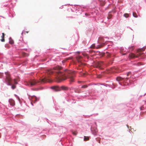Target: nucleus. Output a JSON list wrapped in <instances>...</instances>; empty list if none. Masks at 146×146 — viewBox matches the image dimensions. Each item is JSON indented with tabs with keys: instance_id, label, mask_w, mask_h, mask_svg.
<instances>
[{
	"instance_id": "3c124183",
	"label": "nucleus",
	"mask_w": 146,
	"mask_h": 146,
	"mask_svg": "<svg viewBox=\"0 0 146 146\" xmlns=\"http://www.w3.org/2000/svg\"><path fill=\"white\" fill-rule=\"evenodd\" d=\"M146 142V140L145 141H144L143 142L144 143H145Z\"/></svg>"
},
{
	"instance_id": "e433bc0d",
	"label": "nucleus",
	"mask_w": 146,
	"mask_h": 146,
	"mask_svg": "<svg viewBox=\"0 0 146 146\" xmlns=\"http://www.w3.org/2000/svg\"><path fill=\"white\" fill-rule=\"evenodd\" d=\"M127 127L129 129V130H128V131L130 133H131V130H130V129L129 128V126L128 125H127Z\"/></svg>"
},
{
	"instance_id": "4d7b16f0",
	"label": "nucleus",
	"mask_w": 146,
	"mask_h": 146,
	"mask_svg": "<svg viewBox=\"0 0 146 146\" xmlns=\"http://www.w3.org/2000/svg\"><path fill=\"white\" fill-rule=\"evenodd\" d=\"M1 17H3V18H5L4 17H3V16H1Z\"/></svg>"
},
{
	"instance_id": "de8ad7c7",
	"label": "nucleus",
	"mask_w": 146,
	"mask_h": 146,
	"mask_svg": "<svg viewBox=\"0 0 146 146\" xmlns=\"http://www.w3.org/2000/svg\"><path fill=\"white\" fill-rule=\"evenodd\" d=\"M122 49H123V48H121V50H122Z\"/></svg>"
},
{
	"instance_id": "b1692460",
	"label": "nucleus",
	"mask_w": 146,
	"mask_h": 146,
	"mask_svg": "<svg viewBox=\"0 0 146 146\" xmlns=\"http://www.w3.org/2000/svg\"><path fill=\"white\" fill-rule=\"evenodd\" d=\"M90 137L88 136H84V140L85 141H86L89 139Z\"/></svg>"
},
{
	"instance_id": "2eb2a0df",
	"label": "nucleus",
	"mask_w": 146,
	"mask_h": 146,
	"mask_svg": "<svg viewBox=\"0 0 146 146\" xmlns=\"http://www.w3.org/2000/svg\"><path fill=\"white\" fill-rule=\"evenodd\" d=\"M55 109L56 111L57 112H59L60 113H61L62 111H63L64 110V109H61L60 107L59 106L57 107L56 106L55 107Z\"/></svg>"
},
{
	"instance_id": "ddd939ff",
	"label": "nucleus",
	"mask_w": 146,
	"mask_h": 146,
	"mask_svg": "<svg viewBox=\"0 0 146 146\" xmlns=\"http://www.w3.org/2000/svg\"><path fill=\"white\" fill-rule=\"evenodd\" d=\"M110 84H106L105 83H101L100 84L101 85H103L106 87H109L110 88H111L112 89H114L115 87H113L112 86H114V84L112 83V82H110Z\"/></svg>"
},
{
	"instance_id": "9d476101",
	"label": "nucleus",
	"mask_w": 146,
	"mask_h": 146,
	"mask_svg": "<svg viewBox=\"0 0 146 146\" xmlns=\"http://www.w3.org/2000/svg\"><path fill=\"white\" fill-rule=\"evenodd\" d=\"M27 95L29 100L34 103H35L39 101V99L37 98L36 96L35 95L31 96L28 94H27Z\"/></svg>"
},
{
	"instance_id": "412c9836",
	"label": "nucleus",
	"mask_w": 146,
	"mask_h": 146,
	"mask_svg": "<svg viewBox=\"0 0 146 146\" xmlns=\"http://www.w3.org/2000/svg\"><path fill=\"white\" fill-rule=\"evenodd\" d=\"M9 42L10 44H14V41L12 39V38L11 37H9Z\"/></svg>"
},
{
	"instance_id": "20e7f679",
	"label": "nucleus",
	"mask_w": 146,
	"mask_h": 146,
	"mask_svg": "<svg viewBox=\"0 0 146 146\" xmlns=\"http://www.w3.org/2000/svg\"><path fill=\"white\" fill-rule=\"evenodd\" d=\"M131 74V72H129L127 73L126 75L128 77L122 78L121 76H118L116 78V80L117 81L120 86H129L130 84V80L129 78L131 77L130 74Z\"/></svg>"
},
{
	"instance_id": "a878e982",
	"label": "nucleus",
	"mask_w": 146,
	"mask_h": 146,
	"mask_svg": "<svg viewBox=\"0 0 146 146\" xmlns=\"http://www.w3.org/2000/svg\"><path fill=\"white\" fill-rule=\"evenodd\" d=\"M140 108L141 110H145V111H146V110H146V105L145 106V109L144 106L140 107Z\"/></svg>"
},
{
	"instance_id": "39448f33",
	"label": "nucleus",
	"mask_w": 146,
	"mask_h": 146,
	"mask_svg": "<svg viewBox=\"0 0 146 146\" xmlns=\"http://www.w3.org/2000/svg\"><path fill=\"white\" fill-rule=\"evenodd\" d=\"M0 78H3L5 79V83L7 85L11 86V84L8 82L10 80V76L8 72H5L4 74L3 72H0Z\"/></svg>"
},
{
	"instance_id": "c756f323",
	"label": "nucleus",
	"mask_w": 146,
	"mask_h": 146,
	"mask_svg": "<svg viewBox=\"0 0 146 146\" xmlns=\"http://www.w3.org/2000/svg\"><path fill=\"white\" fill-rule=\"evenodd\" d=\"M72 134L74 135H76L77 134V132L75 131H72Z\"/></svg>"
},
{
	"instance_id": "13d9d810",
	"label": "nucleus",
	"mask_w": 146,
	"mask_h": 146,
	"mask_svg": "<svg viewBox=\"0 0 146 146\" xmlns=\"http://www.w3.org/2000/svg\"><path fill=\"white\" fill-rule=\"evenodd\" d=\"M106 82H109L108 81H106Z\"/></svg>"
},
{
	"instance_id": "c85d7f7f",
	"label": "nucleus",
	"mask_w": 146,
	"mask_h": 146,
	"mask_svg": "<svg viewBox=\"0 0 146 146\" xmlns=\"http://www.w3.org/2000/svg\"><path fill=\"white\" fill-rule=\"evenodd\" d=\"M133 16L135 18H137L138 17L136 13H135L134 12L133 13Z\"/></svg>"
},
{
	"instance_id": "f257e3e1",
	"label": "nucleus",
	"mask_w": 146,
	"mask_h": 146,
	"mask_svg": "<svg viewBox=\"0 0 146 146\" xmlns=\"http://www.w3.org/2000/svg\"><path fill=\"white\" fill-rule=\"evenodd\" d=\"M51 74L56 76L59 80V82L65 80L67 79L71 84L75 82L74 76L71 74V72L68 70L66 73L63 72L59 69H55L51 72Z\"/></svg>"
},
{
	"instance_id": "052dcab7",
	"label": "nucleus",
	"mask_w": 146,
	"mask_h": 146,
	"mask_svg": "<svg viewBox=\"0 0 146 146\" xmlns=\"http://www.w3.org/2000/svg\"><path fill=\"white\" fill-rule=\"evenodd\" d=\"M1 137V134L0 133V138Z\"/></svg>"
},
{
	"instance_id": "473e14b6",
	"label": "nucleus",
	"mask_w": 146,
	"mask_h": 146,
	"mask_svg": "<svg viewBox=\"0 0 146 146\" xmlns=\"http://www.w3.org/2000/svg\"><path fill=\"white\" fill-rule=\"evenodd\" d=\"M43 119L44 121H45V120L48 123H49V121H49V120L47 118H43Z\"/></svg>"
},
{
	"instance_id": "6ab92c4d",
	"label": "nucleus",
	"mask_w": 146,
	"mask_h": 146,
	"mask_svg": "<svg viewBox=\"0 0 146 146\" xmlns=\"http://www.w3.org/2000/svg\"><path fill=\"white\" fill-rule=\"evenodd\" d=\"M18 100L21 107L22 106L23 103H24L25 104H26V103H25V101L23 100L20 99L19 97L18 96Z\"/></svg>"
},
{
	"instance_id": "603ef678",
	"label": "nucleus",
	"mask_w": 146,
	"mask_h": 146,
	"mask_svg": "<svg viewBox=\"0 0 146 146\" xmlns=\"http://www.w3.org/2000/svg\"><path fill=\"white\" fill-rule=\"evenodd\" d=\"M112 62H111V64H109V65L112 64Z\"/></svg>"
},
{
	"instance_id": "6e6d98bb",
	"label": "nucleus",
	"mask_w": 146,
	"mask_h": 146,
	"mask_svg": "<svg viewBox=\"0 0 146 146\" xmlns=\"http://www.w3.org/2000/svg\"><path fill=\"white\" fill-rule=\"evenodd\" d=\"M15 96H17V95H16V94H15Z\"/></svg>"
},
{
	"instance_id": "4468645a",
	"label": "nucleus",
	"mask_w": 146,
	"mask_h": 146,
	"mask_svg": "<svg viewBox=\"0 0 146 146\" xmlns=\"http://www.w3.org/2000/svg\"><path fill=\"white\" fill-rule=\"evenodd\" d=\"M71 88L76 93H80L83 92V90L81 89L80 88L79 86H78V87L77 88H74L73 87H72Z\"/></svg>"
},
{
	"instance_id": "393cba45",
	"label": "nucleus",
	"mask_w": 146,
	"mask_h": 146,
	"mask_svg": "<svg viewBox=\"0 0 146 146\" xmlns=\"http://www.w3.org/2000/svg\"><path fill=\"white\" fill-rule=\"evenodd\" d=\"M123 16L126 18H128L129 17V15L128 13H125L124 14Z\"/></svg>"
},
{
	"instance_id": "0eeeda50",
	"label": "nucleus",
	"mask_w": 146,
	"mask_h": 146,
	"mask_svg": "<svg viewBox=\"0 0 146 146\" xmlns=\"http://www.w3.org/2000/svg\"><path fill=\"white\" fill-rule=\"evenodd\" d=\"M146 48L145 46L139 48L140 52L138 54V55L140 58L142 59H145L146 57V55L143 51L145 50Z\"/></svg>"
},
{
	"instance_id": "69168bd1",
	"label": "nucleus",
	"mask_w": 146,
	"mask_h": 146,
	"mask_svg": "<svg viewBox=\"0 0 146 146\" xmlns=\"http://www.w3.org/2000/svg\"><path fill=\"white\" fill-rule=\"evenodd\" d=\"M129 27H127V28H129Z\"/></svg>"
},
{
	"instance_id": "4be33fe9",
	"label": "nucleus",
	"mask_w": 146,
	"mask_h": 146,
	"mask_svg": "<svg viewBox=\"0 0 146 146\" xmlns=\"http://www.w3.org/2000/svg\"><path fill=\"white\" fill-rule=\"evenodd\" d=\"M91 131L94 135H96V129H94L93 131V129L91 128Z\"/></svg>"
},
{
	"instance_id": "dca6fc26",
	"label": "nucleus",
	"mask_w": 146,
	"mask_h": 146,
	"mask_svg": "<svg viewBox=\"0 0 146 146\" xmlns=\"http://www.w3.org/2000/svg\"><path fill=\"white\" fill-rule=\"evenodd\" d=\"M9 102L10 105L12 106H13L15 105V102L12 99H10L9 100Z\"/></svg>"
},
{
	"instance_id": "a211bd4d",
	"label": "nucleus",
	"mask_w": 146,
	"mask_h": 146,
	"mask_svg": "<svg viewBox=\"0 0 146 146\" xmlns=\"http://www.w3.org/2000/svg\"><path fill=\"white\" fill-rule=\"evenodd\" d=\"M113 71L115 73H118L122 72V70L119 68H115L113 70Z\"/></svg>"
},
{
	"instance_id": "f03ea898",
	"label": "nucleus",
	"mask_w": 146,
	"mask_h": 146,
	"mask_svg": "<svg viewBox=\"0 0 146 146\" xmlns=\"http://www.w3.org/2000/svg\"><path fill=\"white\" fill-rule=\"evenodd\" d=\"M95 2H92L88 7L86 8L83 9L80 6H78V7H76V13L79 15L84 14L86 17L89 18L92 17L95 15V13L93 11L91 12L90 10H87V8H88L89 9H94L96 7V5H95Z\"/></svg>"
},
{
	"instance_id": "7ed1b4c3",
	"label": "nucleus",
	"mask_w": 146,
	"mask_h": 146,
	"mask_svg": "<svg viewBox=\"0 0 146 146\" xmlns=\"http://www.w3.org/2000/svg\"><path fill=\"white\" fill-rule=\"evenodd\" d=\"M49 81V78L47 76H44L40 77L38 80L31 79L27 82L26 85L32 86L37 85L43 84Z\"/></svg>"
},
{
	"instance_id": "f3484780",
	"label": "nucleus",
	"mask_w": 146,
	"mask_h": 146,
	"mask_svg": "<svg viewBox=\"0 0 146 146\" xmlns=\"http://www.w3.org/2000/svg\"><path fill=\"white\" fill-rule=\"evenodd\" d=\"M55 130L54 127L50 129L48 131L49 134H53L55 133Z\"/></svg>"
},
{
	"instance_id": "cd10ccee",
	"label": "nucleus",
	"mask_w": 146,
	"mask_h": 146,
	"mask_svg": "<svg viewBox=\"0 0 146 146\" xmlns=\"http://www.w3.org/2000/svg\"><path fill=\"white\" fill-rule=\"evenodd\" d=\"M13 6V5L12 4V3H11V7H9V6L8 5H4V6L5 7H9L8 9H10V8H11L12 6Z\"/></svg>"
},
{
	"instance_id": "49530a36",
	"label": "nucleus",
	"mask_w": 146,
	"mask_h": 146,
	"mask_svg": "<svg viewBox=\"0 0 146 146\" xmlns=\"http://www.w3.org/2000/svg\"><path fill=\"white\" fill-rule=\"evenodd\" d=\"M25 146H28V144L27 143H25Z\"/></svg>"
},
{
	"instance_id": "aec40b11",
	"label": "nucleus",
	"mask_w": 146,
	"mask_h": 146,
	"mask_svg": "<svg viewBox=\"0 0 146 146\" xmlns=\"http://www.w3.org/2000/svg\"><path fill=\"white\" fill-rule=\"evenodd\" d=\"M133 65L137 66H139L143 65V64L141 62H138L134 63Z\"/></svg>"
},
{
	"instance_id": "4c0bfd02",
	"label": "nucleus",
	"mask_w": 146,
	"mask_h": 146,
	"mask_svg": "<svg viewBox=\"0 0 146 146\" xmlns=\"http://www.w3.org/2000/svg\"><path fill=\"white\" fill-rule=\"evenodd\" d=\"M5 47L8 48V47H9V44H6L5 45Z\"/></svg>"
},
{
	"instance_id": "8fccbe9b",
	"label": "nucleus",
	"mask_w": 146,
	"mask_h": 146,
	"mask_svg": "<svg viewBox=\"0 0 146 146\" xmlns=\"http://www.w3.org/2000/svg\"><path fill=\"white\" fill-rule=\"evenodd\" d=\"M18 84V82H15V84Z\"/></svg>"
},
{
	"instance_id": "423d86ee",
	"label": "nucleus",
	"mask_w": 146,
	"mask_h": 146,
	"mask_svg": "<svg viewBox=\"0 0 146 146\" xmlns=\"http://www.w3.org/2000/svg\"><path fill=\"white\" fill-rule=\"evenodd\" d=\"M50 88L55 92L59 91L61 90H67L68 89L67 87L63 85L61 87L59 86H51L50 87Z\"/></svg>"
},
{
	"instance_id": "f704fd0d",
	"label": "nucleus",
	"mask_w": 146,
	"mask_h": 146,
	"mask_svg": "<svg viewBox=\"0 0 146 146\" xmlns=\"http://www.w3.org/2000/svg\"><path fill=\"white\" fill-rule=\"evenodd\" d=\"M5 34L4 33H2V36H1V37L2 38H4L5 36Z\"/></svg>"
},
{
	"instance_id": "2f4dec72",
	"label": "nucleus",
	"mask_w": 146,
	"mask_h": 146,
	"mask_svg": "<svg viewBox=\"0 0 146 146\" xmlns=\"http://www.w3.org/2000/svg\"><path fill=\"white\" fill-rule=\"evenodd\" d=\"M16 88V86L15 85L13 86L12 85L11 86V88L13 90L15 89Z\"/></svg>"
},
{
	"instance_id": "a18cd8bd",
	"label": "nucleus",
	"mask_w": 146,
	"mask_h": 146,
	"mask_svg": "<svg viewBox=\"0 0 146 146\" xmlns=\"http://www.w3.org/2000/svg\"><path fill=\"white\" fill-rule=\"evenodd\" d=\"M21 50H27V48L21 49Z\"/></svg>"
},
{
	"instance_id": "f8f14e48",
	"label": "nucleus",
	"mask_w": 146,
	"mask_h": 146,
	"mask_svg": "<svg viewBox=\"0 0 146 146\" xmlns=\"http://www.w3.org/2000/svg\"><path fill=\"white\" fill-rule=\"evenodd\" d=\"M68 104L69 105H71L73 104H75L76 102L70 98L69 97L65 98Z\"/></svg>"
},
{
	"instance_id": "6e6552de",
	"label": "nucleus",
	"mask_w": 146,
	"mask_h": 146,
	"mask_svg": "<svg viewBox=\"0 0 146 146\" xmlns=\"http://www.w3.org/2000/svg\"><path fill=\"white\" fill-rule=\"evenodd\" d=\"M71 116H67L65 120L67 123H71L70 124V125L72 126L73 127H74L77 125H78V123H76L73 122V120H72L71 119Z\"/></svg>"
},
{
	"instance_id": "ea45409f",
	"label": "nucleus",
	"mask_w": 146,
	"mask_h": 146,
	"mask_svg": "<svg viewBox=\"0 0 146 146\" xmlns=\"http://www.w3.org/2000/svg\"><path fill=\"white\" fill-rule=\"evenodd\" d=\"M3 64H0V67H1L3 66Z\"/></svg>"
},
{
	"instance_id": "864d4df0",
	"label": "nucleus",
	"mask_w": 146,
	"mask_h": 146,
	"mask_svg": "<svg viewBox=\"0 0 146 146\" xmlns=\"http://www.w3.org/2000/svg\"><path fill=\"white\" fill-rule=\"evenodd\" d=\"M142 96V95H141L139 97Z\"/></svg>"
},
{
	"instance_id": "09e8293b",
	"label": "nucleus",
	"mask_w": 146,
	"mask_h": 146,
	"mask_svg": "<svg viewBox=\"0 0 146 146\" xmlns=\"http://www.w3.org/2000/svg\"><path fill=\"white\" fill-rule=\"evenodd\" d=\"M129 28L130 29H131V30H132V29H131V27H129Z\"/></svg>"
},
{
	"instance_id": "37998d69",
	"label": "nucleus",
	"mask_w": 146,
	"mask_h": 146,
	"mask_svg": "<svg viewBox=\"0 0 146 146\" xmlns=\"http://www.w3.org/2000/svg\"><path fill=\"white\" fill-rule=\"evenodd\" d=\"M92 115H87V116L88 117H90V116H92Z\"/></svg>"
},
{
	"instance_id": "c9c22d12",
	"label": "nucleus",
	"mask_w": 146,
	"mask_h": 146,
	"mask_svg": "<svg viewBox=\"0 0 146 146\" xmlns=\"http://www.w3.org/2000/svg\"><path fill=\"white\" fill-rule=\"evenodd\" d=\"M1 41L2 42H4L5 41V40L4 38H2L1 39Z\"/></svg>"
},
{
	"instance_id": "1a4fd4ad",
	"label": "nucleus",
	"mask_w": 146,
	"mask_h": 146,
	"mask_svg": "<svg viewBox=\"0 0 146 146\" xmlns=\"http://www.w3.org/2000/svg\"><path fill=\"white\" fill-rule=\"evenodd\" d=\"M104 38H107L108 39H109V38L107 36L103 37H100V38H99V39H100V41L99 42V43L100 44L98 45H97V47L98 48H99L100 47H101L105 44L104 43Z\"/></svg>"
},
{
	"instance_id": "9b49d317",
	"label": "nucleus",
	"mask_w": 146,
	"mask_h": 146,
	"mask_svg": "<svg viewBox=\"0 0 146 146\" xmlns=\"http://www.w3.org/2000/svg\"><path fill=\"white\" fill-rule=\"evenodd\" d=\"M78 83L79 84H81L79 85V86L80 88L81 89H84L87 88L88 86L90 85V84L88 85L85 83L83 82L82 81H78Z\"/></svg>"
},
{
	"instance_id": "c03bdc74",
	"label": "nucleus",
	"mask_w": 146,
	"mask_h": 146,
	"mask_svg": "<svg viewBox=\"0 0 146 146\" xmlns=\"http://www.w3.org/2000/svg\"><path fill=\"white\" fill-rule=\"evenodd\" d=\"M95 115H98V113H96V114H94Z\"/></svg>"
},
{
	"instance_id": "5701e85b",
	"label": "nucleus",
	"mask_w": 146,
	"mask_h": 146,
	"mask_svg": "<svg viewBox=\"0 0 146 146\" xmlns=\"http://www.w3.org/2000/svg\"><path fill=\"white\" fill-rule=\"evenodd\" d=\"M58 116L59 117H60V116H61L64 119H66V118L67 117H66V115L65 114L64 115H62L61 113H60V114H59L58 115Z\"/></svg>"
},
{
	"instance_id": "5fc2aeb1",
	"label": "nucleus",
	"mask_w": 146,
	"mask_h": 146,
	"mask_svg": "<svg viewBox=\"0 0 146 146\" xmlns=\"http://www.w3.org/2000/svg\"><path fill=\"white\" fill-rule=\"evenodd\" d=\"M146 94V93L144 94V95H143V96H145Z\"/></svg>"
},
{
	"instance_id": "bb28decb",
	"label": "nucleus",
	"mask_w": 146,
	"mask_h": 146,
	"mask_svg": "<svg viewBox=\"0 0 146 146\" xmlns=\"http://www.w3.org/2000/svg\"><path fill=\"white\" fill-rule=\"evenodd\" d=\"M21 39H22V40H19L18 41V42H17V43H18V44H19V45L20 46V44L22 42V41H23V38L22 37H21Z\"/></svg>"
},
{
	"instance_id": "79ce46f5",
	"label": "nucleus",
	"mask_w": 146,
	"mask_h": 146,
	"mask_svg": "<svg viewBox=\"0 0 146 146\" xmlns=\"http://www.w3.org/2000/svg\"><path fill=\"white\" fill-rule=\"evenodd\" d=\"M63 6H64V5H62V6H61V7H60V8H61V9H62V8H63Z\"/></svg>"
},
{
	"instance_id": "58836bf2",
	"label": "nucleus",
	"mask_w": 146,
	"mask_h": 146,
	"mask_svg": "<svg viewBox=\"0 0 146 146\" xmlns=\"http://www.w3.org/2000/svg\"><path fill=\"white\" fill-rule=\"evenodd\" d=\"M30 131H31L30 130V131H28V132L29 133V134H31V135H33L34 134V133H30Z\"/></svg>"
},
{
	"instance_id": "7c9ffc66",
	"label": "nucleus",
	"mask_w": 146,
	"mask_h": 146,
	"mask_svg": "<svg viewBox=\"0 0 146 146\" xmlns=\"http://www.w3.org/2000/svg\"><path fill=\"white\" fill-rule=\"evenodd\" d=\"M95 44H93L91 46H90V47L91 48H94L95 47Z\"/></svg>"
},
{
	"instance_id": "a19ab883",
	"label": "nucleus",
	"mask_w": 146,
	"mask_h": 146,
	"mask_svg": "<svg viewBox=\"0 0 146 146\" xmlns=\"http://www.w3.org/2000/svg\"><path fill=\"white\" fill-rule=\"evenodd\" d=\"M33 102L31 101V105L32 106H34V105H33V102Z\"/></svg>"
},
{
	"instance_id": "e2e57ef3",
	"label": "nucleus",
	"mask_w": 146,
	"mask_h": 146,
	"mask_svg": "<svg viewBox=\"0 0 146 146\" xmlns=\"http://www.w3.org/2000/svg\"><path fill=\"white\" fill-rule=\"evenodd\" d=\"M102 23L103 22V21H102Z\"/></svg>"
},
{
	"instance_id": "680f3d73",
	"label": "nucleus",
	"mask_w": 146,
	"mask_h": 146,
	"mask_svg": "<svg viewBox=\"0 0 146 146\" xmlns=\"http://www.w3.org/2000/svg\"><path fill=\"white\" fill-rule=\"evenodd\" d=\"M65 101H64L63 102V103H65Z\"/></svg>"
},
{
	"instance_id": "72a5a7b5",
	"label": "nucleus",
	"mask_w": 146,
	"mask_h": 146,
	"mask_svg": "<svg viewBox=\"0 0 146 146\" xmlns=\"http://www.w3.org/2000/svg\"><path fill=\"white\" fill-rule=\"evenodd\" d=\"M28 32H29L28 31H27L26 32L25 30H23L21 33V35H23L24 32L25 33V32H26L27 33H28Z\"/></svg>"
},
{
	"instance_id": "bf43d9fd",
	"label": "nucleus",
	"mask_w": 146,
	"mask_h": 146,
	"mask_svg": "<svg viewBox=\"0 0 146 146\" xmlns=\"http://www.w3.org/2000/svg\"><path fill=\"white\" fill-rule=\"evenodd\" d=\"M104 23H105L106 24L107 23H106V22H104Z\"/></svg>"
},
{
	"instance_id": "0e129e2a",
	"label": "nucleus",
	"mask_w": 146,
	"mask_h": 146,
	"mask_svg": "<svg viewBox=\"0 0 146 146\" xmlns=\"http://www.w3.org/2000/svg\"><path fill=\"white\" fill-rule=\"evenodd\" d=\"M97 42H99V41L98 40Z\"/></svg>"
}]
</instances>
